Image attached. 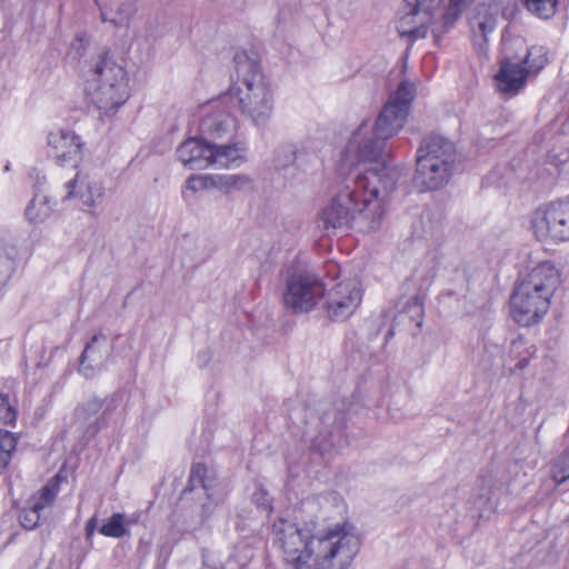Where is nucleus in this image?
<instances>
[{"instance_id":"46","label":"nucleus","mask_w":569,"mask_h":569,"mask_svg":"<svg viewBox=\"0 0 569 569\" xmlns=\"http://www.w3.org/2000/svg\"><path fill=\"white\" fill-rule=\"evenodd\" d=\"M84 39H86L84 34H78L76 38V42L82 43L84 41Z\"/></svg>"},{"instance_id":"38","label":"nucleus","mask_w":569,"mask_h":569,"mask_svg":"<svg viewBox=\"0 0 569 569\" xmlns=\"http://www.w3.org/2000/svg\"><path fill=\"white\" fill-rule=\"evenodd\" d=\"M17 439V436L12 432H2V452L7 453L8 458H10L11 452L16 449Z\"/></svg>"},{"instance_id":"24","label":"nucleus","mask_w":569,"mask_h":569,"mask_svg":"<svg viewBox=\"0 0 569 569\" xmlns=\"http://www.w3.org/2000/svg\"><path fill=\"white\" fill-rule=\"evenodd\" d=\"M536 352V346L527 341L522 336H518L512 339L506 356V361H516L515 367L510 368V372L515 373L517 371H523Z\"/></svg>"},{"instance_id":"29","label":"nucleus","mask_w":569,"mask_h":569,"mask_svg":"<svg viewBox=\"0 0 569 569\" xmlns=\"http://www.w3.org/2000/svg\"><path fill=\"white\" fill-rule=\"evenodd\" d=\"M68 193L66 198L78 197L84 206L92 208L91 194L87 187V177H81L79 173L66 183Z\"/></svg>"},{"instance_id":"41","label":"nucleus","mask_w":569,"mask_h":569,"mask_svg":"<svg viewBox=\"0 0 569 569\" xmlns=\"http://www.w3.org/2000/svg\"><path fill=\"white\" fill-rule=\"evenodd\" d=\"M187 187L192 191H198L200 189H203L206 187V183L201 177L192 176L187 180Z\"/></svg>"},{"instance_id":"23","label":"nucleus","mask_w":569,"mask_h":569,"mask_svg":"<svg viewBox=\"0 0 569 569\" xmlns=\"http://www.w3.org/2000/svg\"><path fill=\"white\" fill-rule=\"evenodd\" d=\"M212 157L210 166L220 169L238 167L244 160L246 147L242 143L216 144L211 143Z\"/></svg>"},{"instance_id":"18","label":"nucleus","mask_w":569,"mask_h":569,"mask_svg":"<svg viewBox=\"0 0 569 569\" xmlns=\"http://www.w3.org/2000/svg\"><path fill=\"white\" fill-rule=\"evenodd\" d=\"M498 14L499 9L496 4L480 3L470 18L469 23L472 31L473 44L479 50L483 49L488 41V34L495 30Z\"/></svg>"},{"instance_id":"40","label":"nucleus","mask_w":569,"mask_h":569,"mask_svg":"<svg viewBox=\"0 0 569 569\" xmlns=\"http://www.w3.org/2000/svg\"><path fill=\"white\" fill-rule=\"evenodd\" d=\"M87 187L91 194L92 207L97 204V200L101 199L103 194V188L99 182H90L87 180Z\"/></svg>"},{"instance_id":"33","label":"nucleus","mask_w":569,"mask_h":569,"mask_svg":"<svg viewBox=\"0 0 569 569\" xmlns=\"http://www.w3.org/2000/svg\"><path fill=\"white\" fill-rule=\"evenodd\" d=\"M406 313L410 316V318L416 321L417 327L422 326V316H423V299L421 296H413L408 302L406 310L399 313V318L403 317Z\"/></svg>"},{"instance_id":"42","label":"nucleus","mask_w":569,"mask_h":569,"mask_svg":"<svg viewBox=\"0 0 569 569\" xmlns=\"http://www.w3.org/2000/svg\"><path fill=\"white\" fill-rule=\"evenodd\" d=\"M96 527H97V519H96V517H92L88 520V522L86 525V532H87L88 537L93 535Z\"/></svg>"},{"instance_id":"44","label":"nucleus","mask_w":569,"mask_h":569,"mask_svg":"<svg viewBox=\"0 0 569 569\" xmlns=\"http://www.w3.org/2000/svg\"><path fill=\"white\" fill-rule=\"evenodd\" d=\"M486 503L488 505V508H487L488 510L493 511V510L497 508V505H496V503H493V502H491V500H490V499H488V500L486 501Z\"/></svg>"},{"instance_id":"12","label":"nucleus","mask_w":569,"mask_h":569,"mask_svg":"<svg viewBox=\"0 0 569 569\" xmlns=\"http://www.w3.org/2000/svg\"><path fill=\"white\" fill-rule=\"evenodd\" d=\"M362 299L359 283L355 280L340 282L328 293L326 309L333 321L348 319L358 308Z\"/></svg>"},{"instance_id":"32","label":"nucleus","mask_w":569,"mask_h":569,"mask_svg":"<svg viewBox=\"0 0 569 569\" xmlns=\"http://www.w3.org/2000/svg\"><path fill=\"white\" fill-rule=\"evenodd\" d=\"M253 558V551L247 545H239L234 552L229 557L227 561V569H233L234 565H239L240 569H244L251 559Z\"/></svg>"},{"instance_id":"14","label":"nucleus","mask_w":569,"mask_h":569,"mask_svg":"<svg viewBox=\"0 0 569 569\" xmlns=\"http://www.w3.org/2000/svg\"><path fill=\"white\" fill-rule=\"evenodd\" d=\"M48 144L51 147L58 163L69 162L73 168L77 167L82 148L79 136L69 130L52 131L48 136Z\"/></svg>"},{"instance_id":"25","label":"nucleus","mask_w":569,"mask_h":569,"mask_svg":"<svg viewBox=\"0 0 569 569\" xmlns=\"http://www.w3.org/2000/svg\"><path fill=\"white\" fill-rule=\"evenodd\" d=\"M512 47L525 48L526 53L523 57H516V60L521 63L527 73H538L547 63V50L543 47L533 46L526 48L523 41L516 40L511 43Z\"/></svg>"},{"instance_id":"13","label":"nucleus","mask_w":569,"mask_h":569,"mask_svg":"<svg viewBox=\"0 0 569 569\" xmlns=\"http://www.w3.org/2000/svg\"><path fill=\"white\" fill-rule=\"evenodd\" d=\"M455 164L446 160L433 161L417 154L413 182L420 191H433L445 187L452 174Z\"/></svg>"},{"instance_id":"11","label":"nucleus","mask_w":569,"mask_h":569,"mask_svg":"<svg viewBox=\"0 0 569 569\" xmlns=\"http://www.w3.org/2000/svg\"><path fill=\"white\" fill-rule=\"evenodd\" d=\"M323 284L313 276L297 274L287 281L283 303L293 312H308L323 296Z\"/></svg>"},{"instance_id":"15","label":"nucleus","mask_w":569,"mask_h":569,"mask_svg":"<svg viewBox=\"0 0 569 569\" xmlns=\"http://www.w3.org/2000/svg\"><path fill=\"white\" fill-rule=\"evenodd\" d=\"M527 69L513 56H507L500 62V69L496 74L497 89L500 93L513 97L526 86L528 79Z\"/></svg>"},{"instance_id":"8","label":"nucleus","mask_w":569,"mask_h":569,"mask_svg":"<svg viewBox=\"0 0 569 569\" xmlns=\"http://www.w3.org/2000/svg\"><path fill=\"white\" fill-rule=\"evenodd\" d=\"M303 437L313 452L332 458L343 415L329 401H313L303 408Z\"/></svg>"},{"instance_id":"43","label":"nucleus","mask_w":569,"mask_h":569,"mask_svg":"<svg viewBox=\"0 0 569 569\" xmlns=\"http://www.w3.org/2000/svg\"><path fill=\"white\" fill-rule=\"evenodd\" d=\"M16 258H17V252L14 249H12V252H8V259L10 260V269L11 271L14 270V267H16Z\"/></svg>"},{"instance_id":"39","label":"nucleus","mask_w":569,"mask_h":569,"mask_svg":"<svg viewBox=\"0 0 569 569\" xmlns=\"http://www.w3.org/2000/svg\"><path fill=\"white\" fill-rule=\"evenodd\" d=\"M301 467H302V465H299V463L291 465V467L289 469V479L286 483L287 491L293 492L297 497H298V492L296 491L297 486H296L295 477L299 475Z\"/></svg>"},{"instance_id":"28","label":"nucleus","mask_w":569,"mask_h":569,"mask_svg":"<svg viewBox=\"0 0 569 569\" xmlns=\"http://www.w3.org/2000/svg\"><path fill=\"white\" fill-rule=\"evenodd\" d=\"M523 7L540 19H550L555 16L559 0H521Z\"/></svg>"},{"instance_id":"21","label":"nucleus","mask_w":569,"mask_h":569,"mask_svg":"<svg viewBox=\"0 0 569 569\" xmlns=\"http://www.w3.org/2000/svg\"><path fill=\"white\" fill-rule=\"evenodd\" d=\"M101 18L114 26L126 24L136 11V0H98Z\"/></svg>"},{"instance_id":"19","label":"nucleus","mask_w":569,"mask_h":569,"mask_svg":"<svg viewBox=\"0 0 569 569\" xmlns=\"http://www.w3.org/2000/svg\"><path fill=\"white\" fill-rule=\"evenodd\" d=\"M178 159L189 170H202L210 166L211 143L198 138H189L177 149Z\"/></svg>"},{"instance_id":"6","label":"nucleus","mask_w":569,"mask_h":569,"mask_svg":"<svg viewBox=\"0 0 569 569\" xmlns=\"http://www.w3.org/2000/svg\"><path fill=\"white\" fill-rule=\"evenodd\" d=\"M87 72L88 93L98 109L109 114L127 102L130 97L127 71L108 50L102 49L91 58Z\"/></svg>"},{"instance_id":"1","label":"nucleus","mask_w":569,"mask_h":569,"mask_svg":"<svg viewBox=\"0 0 569 569\" xmlns=\"http://www.w3.org/2000/svg\"><path fill=\"white\" fill-rule=\"evenodd\" d=\"M348 176L337 184V192L318 213L317 227L327 234L337 230L357 228L360 231L378 229L387 216L389 199L396 190L399 173L383 168L379 174L360 166H342Z\"/></svg>"},{"instance_id":"34","label":"nucleus","mask_w":569,"mask_h":569,"mask_svg":"<svg viewBox=\"0 0 569 569\" xmlns=\"http://www.w3.org/2000/svg\"><path fill=\"white\" fill-rule=\"evenodd\" d=\"M41 510L34 506L29 505L28 508H23L19 513V521L24 529H34L41 518Z\"/></svg>"},{"instance_id":"2","label":"nucleus","mask_w":569,"mask_h":569,"mask_svg":"<svg viewBox=\"0 0 569 569\" xmlns=\"http://www.w3.org/2000/svg\"><path fill=\"white\" fill-rule=\"evenodd\" d=\"M271 539L295 569H348L360 548L347 523L319 529L313 521L297 523L284 517L273 520Z\"/></svg>"},{"instance_id":"26","label":"nucleus","mask_w":569,"mask_h":569,"mask_svg":"<svg viewBox=\"0 0 569 569\" xmlns=\"http://www.w3.org/2000/svg\"><path fill=\"white\" fill-rule=\"evenodd\" d=\"M211 186L228 194L251 190L253 181L251 177L242 173L218 174L211 178Z\"/></svg>"},{"instance_id":"3","label":"nucleus","mask_w":569,"mask_h":569,"mask_svg":"<svg viewBox=\"0 0 569 569\" xmlns=\"http://www.w3.org/2000/svg\"><path fill=\"white\" fill-rule=\"evenodd\" d=\"M415 97V84L401 81L377 116L375 124L362 121L352 132L342 152V166L357 164L373 169L379 174L385 172L382 168H388L398 173L386 160L385 144L403 128Z\"/></svg>"},{"instance_id":"30","label":"nucleus","mask_w":569,"mask_h":569,"mask_svg":"<svg viewBox=\"0 0 569 569\" xmlns=\"http://www.w3.org/2000/svg\"><path fill=\"white\" fill-rule=\"evenodd\" d=\"M208 465H192L189 475V488L193 490L201 487L207 492L212 488L211 480L207 477Z\"/></svg>"},{"instance_id":"22","label":"nucleus","mask_w":569,"mask_h":569,"mask_svg":"<svg viewBox=\"0 0 569 569\" xmlns=\"http://www.w3.org/2000/svg\"><path fill=\"white\" fill-rule=\"evenodd\" d=\"M63 467H66V465H63ZM67 482L68 476L66 468H61L56 476L49 479L42 488L31 496L29 505L34 506L41 511L51 507L61 491L62 486Z\"/></svg>"},{"instance_id":"20","label":"nucleus","mask_w":569,"mask_h":569,"mask_svg":"<svg viewBox=\"0 0 569 569\" xmlns=\"http://www.w3.org/2000/svg\"><path fill=\"white\" fill-rule=\"evenodd\" d=\"M417 154L432 158L433 161L446 160V162L451 164L456 162V147L453 142L436 133L428 134L421 140Z\"/></svg>"},{"instance_id":"5","label":"nucleus","mask_w":569,"mask_h":569,"mask_svg":"<svg viewBox=\"0 0 569 569\" xmlns=\"http://www.w3.org/2000/svg\"><path fill=\"white\" fill-rule=\"evenodd\" d=\"M559 283V272L548 261L535 267L513 291L511 316L520 326L539 322L547 313L550 299Z\"/></svg>"},{"instance_id":"17","label":"nucleus","mask_w":569,"mask_h":569,"mask_svg":"<svg viewBox=\"0 0 569 569\" xmlns=\"http://www.w3.org/2000/svg\"><path fill=\"white\" fill-rule=\"evenodd\" d=\"M229 101L223 96L214 101L200 122V130L204 136L219 139L230 133L234 128V119L224 110L223 104Z\"/></svg>"},{"instance_id":"45","label":"nucleus","mask_w":569,"mask_h":569,"mask_svg":"<svg viewBox=\"0 0 569 569\" xmlns=\"http://www.w3.org/2000/svg\"><path fill=\"white\" fill-rule=\"evenodd\" d=\"M563 460L565 462H569V447L563 451Z\"/></svg>"},{"instance_id":"4","label":"nucleus","mask_w":569,"mask_h":569,"mask_svg":"<svg viewBox=\"0 0 569 569\" xmlns=\"http://www.w3.org/2000/svg\"><path fill=\"white\" fill-rule=\"evenodd\" d=\"M234 61L242 78L238 87H231L223 94V99L234 102L241 113L254 126H264L273 111L270 83L259 63L244 53L236 54Z\"/></svg>"},{"instance_id":"36","label":"nucleus","mask_w":569,"mask_h":569,"mask_svg":"<svg viewBox=\"0 0 569 569\" xmlns=\"http://www.w3.org/2000/svg\"><path fill=\"white\" fill-rule=\"evenodd\" d=\"M17 415L16 406L9 401L8 396L2 395V421L8 425H14Z\"/></svg>"},{"instance_id":"37","label":"nucleus","mask_w":569,"mask_h":569,"mask_svg":"<svg viewBox=\"0 0 569 569\" xmlns=\"http://www.w3.org/2000/svg\"><path fill=\"white\" fill-rule=\"evenodd\" d=\"M252 501L258 508H261L268 512L272 510L271 500L268 492L262 488L258 487L252 493Z\"/></svg>"},{"instance_id":"16","label":"nucleus","mask_w":569,"mask_h":569,"mask_svg":"<svg viewBox=\"0 0 569 569\" xmlns=\"http://www.w3.org/2000/svg\"><path fill=\"white\" fill-rule=\"evenodd\" d=\"M110 352L111 347L107 337L103 333L94 335L81 353L79 372L87 378L93 377L103 368Z\"/></svg>"},{"instance_id":"7","label":"nucleus","mask_w":569,"mask_h":569,"mask_svg":"<svg viewBox=\"0 0 569 569\" xmlns=\"http://www.w3.org/2000/svg\"><path fill=\"white\" fill-rule=\"evenodd\" d=\"M405 1L411 9L400 21V36L411 40L423 39L430 29L436 42L455 24L468 6V0H449L443 11L440 9L442 0Z\"/></svg>"},{"instance_id":"9","label":"nucleus","mask_w":569,"mask_h":569,"mask_svg":"<svg viewBox=\"0 0 569 569\" xmlns=\"http://www.w3.org/2000/svg\"><path fill=\"white\" fill-rule=\"evenodd\" d=\"M117 408L114 398H91L74 410V422L71 427L74 438L79 442L72 448V452L78 456L86 445L92 440L98 432L108 423V418Z\"/></svg>"},{"instance_id":"31","label":"nucleus","mask_w":569,"mask_h":569,"mask_svg":"<svg viewBox=\"0 0 569 569\" xmlns=\"http://www.w3.org/2000/svg\"><path fill=\"white\" fill-rule=\"evenodd\" d=\"M104 537L121 538L126 535L124 517L122 513H113L100 528Z\"/></svg>"},{"instance_id":"27","label":"nucleus","mask_w":569,"mask_h":569,"mask_svg":"<svg viewBox=\"0 0 569 569\" xmlns=\"http://www.w3.org/2000/svg\"><path fill=\"white\" fill-rule=\"evenodd\" d=\"M52 208L46 194L36 193L26 208V217L31 222H42L51 214Z\"/></svg>"},{"instance_id":"35","label":"nucleus","mask_w":569,"mask_h":569,"mask_svg":"<svg viewBox=\"0 0 569 569\" xmlns=\"http://www.w3.org/2000/svg\"><path fill=\"white\" fill-rule=\"evenodd\" d=\"M550 475L555 487L569 485V465H553Z\"/></svg>"},{"instance_id":"10","label":"nucleus","mask_w":569,"mask_h":569,"mask_svg":"<svg viewBox=\"0 0 569 569\" xmlns=\"http://www.w3.org/2000/svg\"><path fill=\"white\" fill-rule=\"evenodd\" d=\"M532 229L539 240H569V200L538 208L532 218Z\"/></svg>"}]
</instances>
